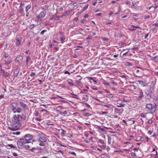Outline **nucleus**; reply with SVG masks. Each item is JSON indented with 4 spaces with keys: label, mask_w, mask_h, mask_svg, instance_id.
<instances>
[{
    "label": "nucleus",
    "mask_w": 158,
    "mask_h": 158,
    "mask_svg": "<svg viewBox=\"0 0 158 158\" xmlns=\"http://www.w3.org/2000/svg\"><path fill=\"white\" fill-rule=\"evenodd\" d=\"M47 141V139L45 136L43 135H39L37 139V140L36 141L32 140V143L38 141L39 145L41 146H45V143Z\"/></svg>",
    "instance_id": "f257e3e1"
},
{
    "label": "nucleus",
    "mask_w": 158,
    "mask_h": 158,
    "mask_svg": "<svg viewBox=\"0 0 158 158\" xmlns=\"http://www.w3.org/2000/svg\"><path fill=\"white\" fill-rule=\"evenodd\" d=\"M26 117L23 118L22 116L20 114L14 115L13 116L12 121L13 123H16L22 124V120L26 119Z\"/></svg>",
    "instance_id": "f03ea898"
},
{
    "label": "nucleus",
    "mask_w": 158,
    "mask_h": 158,
    "mask_svg": "<svg viewBox=\"0 0 158 158\" xmlns=\"http://www.w3.org/2000/svg\"><path fill=\"white\" fill-rule=\"evenodd\" d=\"M22 124L13 123L12 124L8 127V128L11 131H15L18 130L21 126Z\"/></svg>",
    "instance_id": "7ed1b4c3"
},
{
    "label": "nucleus",
    "mask_w": 158,
    "mask_h": 158,
    "mask_svg": "<svg viewBox=\"0 0 158 158\" xmlns=\"http://www.w3.org/2000/svg\"><path fill=\"white\" fill-rule=\"evenodd\" d=\"M33 137V136L32 135L29 134L26 135L24 136V138L26 141L25 143H30V140L32 139Z\"/></svg>",
    "instance_id": "20e7f679"
},
{
    "label": "nucleus",
    "mask_w": 158,
    "mask_h": 158,
    "mask_svg": "<svg viewBox=\"0 0 158 158\" xmlns=\"http://www.w3.org/2000/svg\"><path fill=\"white\" fill-rule=\"evenodd\" d=\"M146 108L148 110L152 112H154L156 110V108L153 106L152 105L151 103L147 104L146 105ZM152 113V112H151Z\"/></svg>",
    "instance_id": "39448f33"
},
{
    "label": "nucleus",
    "mask_w": 158,
    "mask_h": 158,
    "mask_svg": "<svg viewBox=\"0 0 158 158\" xmlns=\"http://www.w3.org/2000/svg\"><path fill=\"white\" fill-rule=\"evenodd\" d=\"M24 142V139H21L18 141L17 145L19 148H23V143Z\"/></svg>",
    "instance_id": "423d86ee"
},
{
    "label": "nucleus",
    "mask_w": 158,
    "mask_h": 158,
    "mask_svg": "<svg viewBox=\"0 0 158 158\" xmlns=\"http://www.w3.org/2000/svg\"><path fill=\"white\" fill-rule=\"evenodd\" d=\"M23 60V56L20 55H19L16 57L15 60V61L16 63H18L22 61Z\"/></svg>",
    "instance_id": "0eeeda50"
},
{
    "label": "nucleus",
    "mask_w": 158,
    "mask_h": 158,
    "mask_svg": "<svg viewBox=\"0 0 158 158\" xmlns=\"http://www.w3.org/2000/svg\"><path fill=\"white\" fill-rule=\"evenodd\" d=\"M60 18L59 17L55 15H52L49 18V20H59Z\"/></svg>",
    "instance_id": "6e6552de"
},
{
    "label": "nucleus",
    "mask_w": 158,
    "mask_h": 158,
    "mask_svg": "<svg viewBox=\"0 0 158 158\" xmlns=\"http://www.w3.org/2000/svg\"><path fill=\"white\" fill-rule=\"evenodd\" d=\"M5 64L6 65H8L12 62V59L10 57H9L8 59H5Z\"/></svg>",
    "instance_id": "1a4fd4ad"
},
{
    "label": "nucleus",
    "mask_w": 158,
    "mask_h": 158,
    "mask_svg": "<svg viewBox=\"0 0 158 158\" xmlns=\"http://www.w3.org/2000/svg\"><path fill=\"white\" fill-rule=\"evenodd\" d=\"M19 104L20 106L25 110H27L28 109V108L27 106V105L24 103L23 101H20Z\"/></svg>",
    "instance_id": "9d476101"
},
{
    "label": "nucleus",
    "mask_w": 158,
    "mask_h": 158,
    "mask_svg": "<svg viewBox=\"0 0 158 158\" xmlns=\"http://www.w3.org/2000/svg\"><path fill=\"white\" fill-rule=\"evenodd\" d=\"M114 110L115 113H118L120 114L122 113L123 110V109H119L118 108L115 107L114 108Z\"/></svg>",
    "instance_id": "9b49d317"
},
{
    "label": "nucleus",
    "mask_w": 158,
    "mask_h": 158,
    "mask_svg": "<svg viewBox=\"0 0 158 158\" xmlns=\"http://www.w3.org/2000/svg\"><path fill=\"white\" fill-rule=\"evenodd\" d=\"M22 38L21 37H19L16 38V44L17 45H19L20 44V42L22 40Z\"/></svg>",
    "instance_id": "f8f14e48"
},
{
    "label": "nucleus",
    "mask_w": 158,
    "mask_h": 158,
    "mask_svg": "<svg viewBox=\"0 0 158 158\" xmlns=\"http://www.w3.org/2000/svg\"><path fill=\"white\" fill-rule=\"evenodd\" d=\"M46 13H44L43 11L41 12L40 14L38 16V17L39 18H41L44 17L46 15Z\"/></svg>",
    "instance_id": "ddd939ff"
},
{
    "label": "nucleus",
    "mask_w": 158,
    "mask_h": 158,
    "mask_svg": "<svg viewBox=\"0 0 158 158\" xmlns=\"http://www.w3.org/2000/svg\"><path fill=\"white\" fill-rule=\"evenodd\" d=\"M147 114H149L150 115V116H152V113H147L146 114L144 113H141L140 114V116L143 118H144L146 117V115Z\"/></svg>",
    "instance_id": "4468645a"
},
{
    "label": "nucleus",
    "mask_w": 158,
    "mask_h": 158,
    "mask_svg": "<svg viewBox=\"0 0 158 158\" xmlns=\"http://www.w3.org/2000/svg\"><path fill=\"white\" fill-rule=\"evenodd\" d=\"M22 110L20 108V107H18L17 109H16L15 110V111L14 112V113H21L22 112Z\"/></svg>",
    "instance_id": "2eb2a0df"
},
{
    "label": "nucleus",
    "mask_w": 158,
    "mask_h": 158,
    "mask_svg": "<svg viewBox=\"0 0 158 158\" xmlns=\"http://www.w3.org/2000/svg\"><path fill=\"white\" fill-rule=\"evenodd\" d=\"M19 73V69L17 68L16 69H15L14 72V75L15 77H17L18 75V73Z\"/></svg>",
    "instance_id": "dca6fc26"
},
{
    "label": "nucleus",
    "mask_w": 158,
    "mask_h": 158,
    "mask_svg": "<svg viewBox=\"0 0 158 158\" xmlns=\"http://www.w3.org/2000/svg\"><path fill=\"white\" fill-rule=\"evenodd\" d=\"M138 91L139 93V96H138V98H141L143 96V93L142 92V90L140 89H138Z\"/></svg>",
    "instance_id": "f3484780"
},
{
    "label": "nucleus",
    "mask_w": 158,
    "mask_h": 158,
    "mask_svg": "<svg viewBox=\"0 0 158 158\" xmlns=\"http://www.w3.org/2000/svg\"><path fill=\"white\" fill-rule=\"evenodd\" d=\"M138 82L139 84L142 87H144L145 86V83L143 81H138Z\"/></svg>",
    "instance_id": "a211bd4d"
},
{
    "label": "nucleus",
    "mask_w": 158,
    "mask_h": 158,
    "mask_svg": "<svg viewBox=\"0 0 158 158\" xmlns=\"http://www.w3.org/2000/svg\"><path fill=\"white\" fill-rule=\"evenodd\" d=\"M15 103H12L11 104V107L12 108V110L13 112L15 111V110L16 109L15 107L14 106V104H15Z\"/></svg>",
    "instance_id": "6ab92c4d"
},
{
    "label": "nucleus",
    "mask_w": 158,
    "mask_h": 158,
    "mask_svg": "<svg viewBox=\"0 0 158 158\" xmlns=\"http://www.w3.org/2000/svg\"><path fill=\"white\" fill-rule=\"evenodd\" d=\"M31 5L29 4L27 6L26 8V12H27L31 8Z\"/></svg>",
    "instance_id": "aec40b11"
},
{
    "label": "nucleus",
    "mask_w": 158,
    "mask_h": 158,
    "mask_svg": "<svg viewBox=\"0 0 158 158\" xmlns=\"http://www.w3.org/2000/svg\"><path fill=\"white\" fill-rule=\"evenodd\" d=\"M118 105H117L116 106L117 107H124V104H122V103L119 104L118 103H117Z\"/></svg>",
    "instance_id": "412c9836"
},
{
    "label": "nucleus",
    "mask_w": 158,
    "mask_h": 158,
    "mask_svg": "<svg viewBox=\"0 0 158 158\" xmlns=\"http://www.w3.org/2000/svg\"><path fill=\"white\" fill-rule=\"evenodd\" d=\"M74 76L75 77V80L76 79H78V80H81V78L80 76L74 75Z\"/></svg>",
    "instance_id": "4be33fe9"
},
{
    "label": "nucleus",
    "mask_w": 158,
    "mask_h": 158,
    "mask_svg": "<svg viewBox=\"0 0 158 158\" xmlns=\"http://www.w3.org/2000/svg\"><path fill=\"white\" fill-rule=\"evenodd\" d=\"M75 81L76 82L77 84L79 85H81L82 84L81 83L80 81V80H78V79H76Z\"/></svg>",
    "instance_id": "5701e85b"
},
{
    "label": "nucleus",
    "mask_w": 158,
    "mask_h": 158,
    "mask_svg": "<svg viewBox=\"0 0 158 158\" xmlns=\"http://www.w3.org/2000/svg\"><path fill=\"white\" fill-rule=\"evenodd\" d=\"M9 73H8L6 72L5 73V72L4 73L3 75V77H8L9 75Z\"/></svg>",
    "instance_id": "b1692460"
},
{
    "label": "nucleus",
    "mask_w": 158,
    "mask_h": 158,
    "mask_svg": "<svg viewBox=\"0 0 158 158\" xmlns=\"http://www.w3.org/2000/svg\"><path fill=\"white\" fill-rule=\"evenodd\" d=\"M108 143L109 144H110L111 143V138L110 137H108Z\"/></svg>",
    "instance_id": "393cba45"
},
{
    "label": "nucleus",
    "mask_w": 158,
    "mask_h": 158,
    "mask_svg": "<svg viewBox=\"0 0 158 158\" xmlns=\"http://www.w3.org/2000/svg\"><path fill=\"white\" fill-rule=\"evenodd\" d=\"M65 37L64 36H62L60 38V40L62 44L63 43V41L65 40Z\"/></svg>",
    "instance_id": "a878e982"
},
{
    "label": "nucleus",
    "mask_w": 158,
    "mask_h": 158,
    "mask_svg": "<svg viewBox=\"0 0 158 158\" xmlns=\"http://www.w3.org/2000/svg\"><path fill=\"white\" fill-rule=\"evenodd\" d=\"M30 57L29 56H27V57H26V64H27V65H28V60H30Z\"/></svg>",
    "instance_id": "bb28decb"
},
{
    "label": "nucleus",
    "mask_w": 158,
    "mask_h": 158,
    "mask_svg": "<svg viewBox=\"0 0 158 158\" xmlns=\"http://www.w3.org/2000/svg\"><path fill=\"white\" fill-rule=\"evenodd\" d=\"M5 71L4 69H1L0 70V75H3Z\"/></svg>",
    "instance_id": "cd10ccee"
},
{
    "label": "nucleus",
    "mask_w": 158,
    "mask_h": 158,
    "mask_svg": "<svg viewBox=\"0 0 158 158\" xmlns=\"http://www.w3.org/2000/svg\"><path fill=\"white\" fill-rule=\"evenodd\" d=\"M70 154H71L73 156H76V155L75 152H72L70 150Z\"/></svg>",
    "instance_id": "c85d7f7f"
},
{
    "label": "nucleus",
    "mask_w": 158,
    "mask_h": 158,
    "mask_svg": "<svg viewBox=\"0 0 158 158\" xmlns=\"http://www.w3.org/2000/svg\"><path fill=\"white\" fill-rule=\"evenodd\" d=\"M9 55L7 53L5 52L4 54V57L5 59H6L8 57Z\"/></svg>",
    "instance_id": "c756f323"
},
{
    "label": "nucleus",
    "mask_w": 158,
    "mask_h": 158,
    "mask_svg": "<svg viewBox=\"0 0 158 158\" xmlns=\"http://www.w3.org/2000/svg\"><path fill=\"white\" fill-rule=\"evenodd\" d=\"M103 106L104 107H106L107 108H109L111 106V104H109L105 105H103Z\"/></svg>",
    "instance_id": "7c9ffc66"
},
{
    "label": "nucleus",
    "mask_w": 158,
    "mask_h": 158,
    "mask_svg": "<svg viewBox=\"0 0 158 158\" xmlns=\"http://www.w3.org/2000/svg\"><path fill=\"white\" fill-rule=\"evenodd\" d=\"M39 113L37 111H35V113L33 114V116H37L39 115Z\"/></svg>",
    "instance_id": "2f4dec72"
},
{
    "label": "nucleus",
    "mask_w": 158,
    "mask_h": 158,
    "mask_svg": "<svg viewBox=\"0 0 158 158\" xmlns=\"http://www.w3.org/2000/svg\"><path fill=\"white\" fill-rule=\"evenodd\" d=\"M40 113H43L44 112H48V111L47 110H44V109H41V110H40Z\"/></svg>",
    "instance_id": "473e14b6"
},
{
    "label": "nucleus",
    "mask_w": 158,
    "mask_h": 158,
    "mask_svg": "<svg viewBox=\"0 0 158 158\" xmlns=\"http://www.w3.org/2000/svg\"><path fill=\"white\" fill-rule=\"evenodd\" d=\"M47 31V30H43L41 32H40V35H43L44 34V32H45Z\"/></svg>",
    "instance_id": "72a5a7b5"
},
{
    "label": "nucleus",
    "mask_w": 158,
    "mask_h": 158,
    "mask_svg": "<svg viewBox=\"0 0 158 158\" xmlns=\"http://www.w3.org/2000/svg\"><path fill=\"white\" fill-rule=\"evenodd\" d=\"M19 7L20 8V9L19 11V13H22L23 11V9L22 8V7L21 6V7Z\"/></svg>",
    "instance_id": "f704fd0d"
},
{
    "label": "nucleus",
    "mask_w": 158,
    "mask_h": 158,
    "mask_svg": "<svg viewBox=\"0 0 158 158\" xmlns=\"http://www.w3.org/2000/svg\"><path fill=\"white\" fill-rule=\"evenodd\" d=\"M120 100H121V101H123V102H127V100L125 99V98H123L122 99H120Z\"/></svg>",
    "instance_id": "c9c22d12"
},
{
    "label": "nucleus",
    "mask_w": 158,
    "mask_h": 158,
    "mask_svg": "<svg viewBox=\"0 0 158 158\" xmlns=\"http://www.w3.org/2000/svg\"><path fill=\"white\" fill-rule=\"evenodd\" d=\"M98 142L102 144H104V142L101 139H99L98 140Z\"/></svg>",
    "instance_id": "e433bc0d"
},
{
    "label": "nucleus",
    "mask_w": 158,
    "mask_h": 158,
    "mask_svg": "<svg viewBox=\"0 0 158 158\" xmlns=\"http://www.w3.org/2000/svg\"><path fill=\"white\" fill-rule=\"evenodd\" d=\"M119 45L120 46L124 45L125 44V43L124 42H120L118 43Z\"/></svg>",
    "instance_id": "4c0bfd02"
},
{
    "label": "nucleus",
    "mask_w": 158,
    "mask_h": 158,
    "mask_svg": "<svg viewBox=\"0 0 158 158\" xmlns=\"http://www.w3.org/2000/svg\"><path fill=\"white\" fill-rule=\"evenodd\" d=\"M34 24H31L29 26V28L30 29H31L33 28H34Z\"/></svg>",
    "instance_id": "58836bf2"
},
{
    "label": "nucleus",
    "mask_w": 158,
    "mask_h": 158,
    "mask_svg": "<svg viewBox=\"0 0 158 158\" xmlns=\"http://www.w3.org/2000/svg\"><path fill=\"white\" fill-rule=\"evenodd\" d=\"M81 23H86V20L85 19H82L81 20Z\"/></svg>",
    "instance_id": "ea45409f"
},
{
    "label": "nucleus",
    "mask_w": 158,
    "mask_h": 158,
    "mask_svg": "<svg viewBox=\"0 0 158 158\" xmlns=\"http://www.w3.org/2000/svg\"><path fill=\"white\" fill-rule=\"evenodd\" d=\"M8 146L10 147L11 148H15V147L13 145V144H8Z\"/></svg>",
    "instance_id": "a19ab883"
},
{
    "label": "nucleus",
    "mask_w": 158,
    "mask_h": 158,
    "mask_svg": "<svg viewBox=\"0 0 158 158\" xmlns=\"http://www.w3.org/2000/svg\"><path fill=\"white\" fill-rule=\"evenodd\" d=\"M24 147L26 149H28L29 148H30V147L28 145H26Z\"/></svg>",
    "instance_id": "79ce46f5"
},
{
    "label": "nucleus",
    "mask_w": 158,
    "mask_h": 158,
    "mask_svg": "<svg viewBox=\"0 0 158 158\" xmlns=\"http://www.w3.org/2000/svg\"><path fill=\"white\" fill-rule=\"evenodd\" d=\"M129 30L131 31H134L135 30V28H134V27H133V26H132L129 29Z\"/></svg>",
    "instance_id": "37998d69"
},
{
    "label": "nucleus",
    "mask_w": 158,
    "mask_h": 158,
    "mask_svg": "<svg viewBox=\"0 0 158 158\" xmlns=\"http://www.w3.org/2000/svg\"><path fill=\"white\" fill-rule=\"evenodd\" d=\"M148 123L149 124H152V121L151 119H149L148 122Z\"/></svg>",
    "instance_id": "c03bdc74"
},
{
    "label": "nucleus",
    "mask_w": 158,
    "mask_h": 158,
    "mask_svg": "<svg viewBox=\"0 0 158 158\" xmlns=\"http://www.w3.org/2000/svg\"><path fill=\"white\" fill-rule=\"evenodd\" d=\"M132 15L133 16L138 17L139 15L137 14L133 13L132 14Z\"/></svg>",
    "instance_id": "a18cd8bd"
},
{
    "label": "nucleus",
    "mask_w": 158,
    "mask_h": 158,
    "mask_svg": "<svg viewBox=\"0 0 158 158\" xmlns=\"http://www.w3.org/2000/svg\"><path fill=\"white\" fill-rule=\"evenodd\" d=\"M35 120H37V121H40L42 120L41 118H35Z\"/></svg>",
    "instance_id": "49530a36"
},
{
    "label": "nucleus",
    "mask_w": 158,
    "mask_h": 158,
    "mask_svg": "<svg viewBox=\"0 0 158 158\" xmlns=\"http://www.w3.org/2000/svg\"><path fill=\"white\" fill-rule=\"evenodd\" d=\"M99 146L102 148L104 149L105 148V146L104 145H99Z\"/></svg>",
    "instance_id": "de8ad7c7"
},
{
    "label": "nucleus",
    "mask_w": 158,
    "mask_h": 158,
    "mask_svg": "<svg viewBox=\"0 0 158 158\" xmlns=\"http://www.w3.org/2000/svg\"><path fill=\"white\" fill-rule=\"evenodd\" d=\"M87 91V90L86 89H84L81 91V93H85Z\"/></svg>",
    "instance_id": "09e8293b"
},
{
    "label": "nucleus",
    "mask_w": 158,
    "mask_h": 158,
    "mask_svg": "<svg viewBox=\"0 0 158 158\" xmlns=\"http://www.w3.org/2000/svg\"><path fill=\"white\" fill-rule=\"evenodd\" d=\"M109 98H112L113 97V95L112 94H110L108 95Z\"/></svg>",
    "instance_id": "8fccbe9b"
},
{
    "label": "nucleus",
    "mask_w": 158,
    "mask_h": 158,
    "mask_svg": "<svg viewBox=\"0 0 158 158\" xmlns=\"http://www.w3.org/2000/svg\"><path fill=\"white\" fill-rule=\"evenodd\" d=\"M13 155L14 156H18V154H17L16 153V152H14L13 153Z\"/></svg>",
    "instance_id": "3c124183"
},
{
    "label": "nucleus",
    "mask_w": 158,
    "mask_h": 158,
    "mask_svg": "<svg viewBox=\"0 0 158 158\" xmlns=\"http://www.w3.org/2000/svg\"><path fill=\"white\" fill-rule=\"evenodd\" d=\"M4 98V95L3 94L0 95V99L3 98Z\"/></svg>",
    "instance_id": "603ef678"
},
{
    "label": "nucleus",
    "mask_w": 158,
    "mask_h": 158,
    "mask_svg": "<svg viewBox=\"0 0 158 158\" xmlns=\"http://www.w3.org/2000/svg\"><path fill=\"white\" fill-rule=\"evenodd\" d=\"M148 133L149 135H151L152 134V132L150 130H149L148 131Z\"/></svg>",
    "instance_id": "864d4df0"
},
{
    "label": "nucleus",
    "mask_w": 158,
    "mask_h": 158,
    "mask_svg": "<svg viewBox=\"0 0 158 158\" xmlns=\"http://www.w3.org/2000/svg\"><path fill=\"white\" fill-rule=\"evenodd\" d=\"M92 37L91 36H89L86 39L87 40H90L92 39Z\"/></svg>",
    "instance_id": "5fc2aeb1"
},
{
    "label": "nucleus",
    "mask_w": 158,
    "mask_h": 158,
    "mask_svg": "<svg viewBox=\"0 0 158 158\" xmlns=\"http://www.w3.org/2000/svg\"><path fill=\"white\" fill-rule=\"evenodd\" d=\"M99 129L101 130L102 131H104V129L102 128H99Z\"/></svg>",
    "instance_id": "6e6d98bb"
},
{
    "label": "nucleus",
    "mask_w": 158,
    "mask_h": 158,
    "mask_svg": "<svg viewBox=\"0 0 158 158\" xmlns=\"http://www.w3.org/2000/svg\"><path fill=\"white\" fill-rule=\"evenodd\" d=\"M72 97H73V98H78V97H77L76 96V95H73L72 96Z\"/></svg>",
    "instance_id": "4d7b16f0"
},
{
    "label": "nucleus",
    "mask_w": 158,
    "mask_h": 158,
    "mask_svg": "<svg viewBox=\"0 0 158 158\" xmlns=\"http://www.w3.org/2000/svg\"><path fill=\"white\" fill-rule=\"evenodd\" d=\"M130 4V2L129 1H127L125 2V4L127 5H128Z\"/></svg>",
    "instance_id": "13d9d810"
},
{
    "label": "nucleus",
    "mask_w": 158,
    "mask_h": 158,
    "mask_svg": "<svg viewBox=\"0 0 158 158\" xmlns=\"http://www.w3.org/2000/svg\"><path fill=\"white\" fill-rule=\"evenodd\" d=\"M78 18L77 17H76L74 19V21H77L78 20Z\"/></svg>",
    "instance_id": "bf43d9fd"
},
{
    "label": "nucleus",
    "mask_w": 158,
    "mask_h": 158,
    "mask_svg": "<svg viewBox=\"0 0 158 158\" xmlns=\"http://www.w3.org/2000/svg\"><path fill=\"white\" fill-rule=\"evenodd\" d=\"M133 27H134V28H135H135H139V27L135 26L134 25H133Z\"/></svg>",
    "instance_id": "052dcab7"
},
{
    "label": "nucleus",
    "mask_w": 158,
    "mask_h": 158,
    "mask_svg": "<svg viewBox=\"0 0 158 158\" xmlns=\"http://www.w3.org/2000/svg\"><path fill=\"white\" fill-rule=\"evenodd\" d=\"M131 156H135V153H134L132 152L131 153Z\"/></svg>",
    "instance_id": "680f3d73"
},
{
    "label": "nucleus",
    "mask_w": 158,
    "mask_h": 158,
    "mask_svg": "<svg viewBox=\"0 0 158 158\" xmlns=\"http://www.w3.org/2000/svg\"><path fill=\"white\" fill-rule=\"evenodd\" d=\"M111 83L114 84V85L116 86L117 85V84L114 82H112Z\"/></svg>",
    "instance_id": "e2e57ef3"
},
{
    "label": "nucleus",
    "mask_w": 158,
    "mask_h": 158,
    "mask_svg": "<svg viewBox=\"0 0 158 158\" xmlns=\"http://www.w3.org/2000/svg\"><path fill=\"white\" fill-rule=\"evenodd\" d=\"M104 84H105L106 85H109V83H108V82H105L104 83Z\"/></svg>",
    "instance_id": "0e129e2a"
},
{
    "label": "nucleus",
    "mask_w": 158,
    "mask_h": 158,
    "mask_svg": "<svg viewBox=\"0 0 158 158\" xmlns=\"http://www.w3.org/2000/svg\"><path fill=\"white\" fill-rule=\"evenodd\" d=\"M118 56V54H116L114 55V57L115 58L117 57Z\"/></svg>",
    "instance_id": "69168bd1"
},
{
    "label": "nucleus",
    "mask_w": 158,
    "mask_h": 158,
    "mask_svg": "<svg viewBox=\"0 0 158 158\" xmlns=\"http://www.w3.org/2000/svg\"><path fill=\"white\" fill-rule=\"evenodd\" d=\"M153 7L155 9H156L158 7V6L157 5H155V6H153Z\"/></svg>",
    "instance_id": "338daca9"
},
{
    "label": "nucleus",
    "mask_w": 158,
    "mask_h": 158,
    "mask_svg": "<svg viewBox=\"0 0 158 158\" xmlns=\"http://www.w3.org/2000/svg\"><path fill=\"white\" fill-rule=\"evenodd\" d=\"M35 75V74L34 73L32 72L31 73V76L32 77L33 75Z\"/></svg>",
    "instance_id": "774afa93"
}]
</instances>
